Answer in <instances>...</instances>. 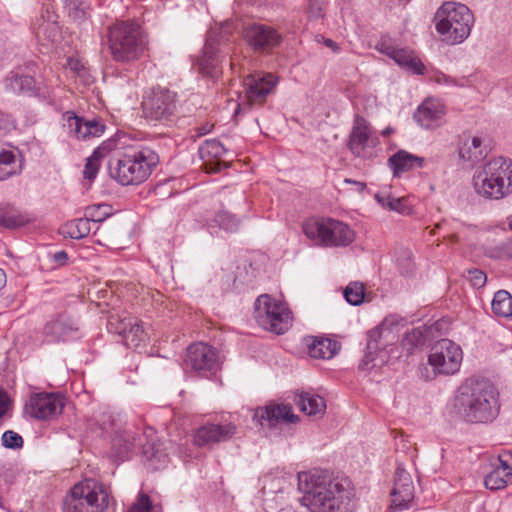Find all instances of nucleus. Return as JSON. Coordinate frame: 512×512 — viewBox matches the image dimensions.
<instances>
[{
  "label": "nucleus",
  "instance_id": "nucleus-1",
  "mask_svg": "<svg viewBox=\"0 0 512 512\" xmlns=\"http://www.w3.org/2000/svg\"><path fill=\"white\" fill-rule=\"evenodd\" d=\"M298 487L303 493L302 505L310 512H353L355 493L345 477L328 479L318 470L298 473Z\"/></svg>",
  "mask_w": 512,
  "mask_h": 512
},
{
  "label": "nucleus",
  "instance_id": "nucleus-2",
  "mask_svg": "<svg viewBox=\"0 0 512 512\" xmlns=\"http://www.w3.org/2000/svg\"><path fill=\"white\" fill-rule=\"evenodd\" d=\"M455 408L466 423L490 424L500 413L499 392L487 379L467 378L457 390Z\"/></svg>",
  "mask_w": 512,
  "mask_h": 512
},
{
  "label": "nucleus",
  "instance_id": "nucleus-3",
  "mask_svg": "<svg viewBox=\"0 0 512 512\" xmlns=\"http://www.w3.org/2000/svg\"><path fill=\"white\" fill-rule=\"evenodd\" d=\"M477 195L486 200H501L512 194V160L503 156L491 158L478 166L472 177Z\"/></svg>",
  "mask_w": 512,
  "mask_h": 512
},
{
  "label": "nucleus",
  "instance_id": "nucleus-4",
  "mask_svg": "<svg viewBox=\"0 0 512 512\" xmlns=\"http://www.w3.org/2000/svg\"><path fill=\"white\" fill-rule=\"evenodd\" d=\"M107 45L114 61L129 64L144 55L148 48V39L136 21H118L107 30Z\"/></svg>",
  "mask_w": 512,
  "mask_h": 512
},
{
  "label": "nucleus",
  "instance_id": "nucleus-5",
  "mask_svg": "<svg viewBox=\"0 0 512 512\" xmlns=\"http://www.w3.org/2000/svg\"><path fill=\"white\" fill-rule=\"evenodd\" d=\"M434 22L442 40L449 45H456L469 37L474 16L466 5L448 1L437 9Z\"/></svg>",
  "mask_w": 512,
  "mask_h": 512
},
{
  "label": "nucleus",
  "instance_id": "nucleus-6",
  "mask_svg": "<svg viewBox=\"0 0 512 512\" xmlns=\"http://www.w3.org/2000/svg\"><path fill=\"white\" fill-rule=\"evenodd\" d=\"M159 163L157 153L146 146L133 147L117 159L113 177L124 186L144 182Z\"/></svg>",
  "mask_w": 512,
  "mask_h": 512
},
{
  "label": "nucleus",
  "instance_id": "nucleus-7",
  "mask_svg": "<svg viewBox=\"0 0 512 512\" xmlns=\"http://www.w3.org/2000/svg\"><path fill=\"white\" fill-rule=\"evenodd\" d=\"M110 493L94 479L75 484L63 500V512H102L108 508Z\"/></svg>",
  "mask_w": 512,
  "mask_h": 512
},
{
  "label": "nucleus",
  "instance_id": "nucleus-8",
  "mask_svg": "<svg viewBox=\"0 0 512 512\" xmlns=\"http://www.w3.org/2000/svg\"><path fill=\"white\" fill-rule=\"evenodd\" d=\"M304 235L321 247H347L355 240L350 226L333 218L310 219L302 226Z\"/></svg>",
  "mask_w": 512,
  "mask_h": 512
},
{
  "label": "nucleus",
  "instance_id": "nucleus-9",
  "mask_svg": "<svg viewBox=\"0 0 512 512\" xmlns=\"http://www.w3.org/2000/svg\"><path fill=\"white\" fill-rule=\"evenodd\" d=\"M254 318L260 327L277 335L284 334L291 326V311L286 303L268 294L256 299Z\"/></svg>",
  "mask_w": 512,
  "mask_h": 512
},
{
  "label": "nucleus",
  "instance_id": "nucleus-10",
  "mask_svg": "<svg viewBox=\"0 0 512 512\" xmlns=\"http://www.w3.org/2000/svg\"><path fill=\"white\" fill-rule=\"evenodd\" d=\"M232 32L231 22H225L209 30L203 53L194 65L200 74L208 77L216 76L221 58L226 53L222 47L229 41Z\"/></svg>",
  "mask_w": 512,
  "mask_h": 512
},
{
  "label": "nucleus",
  "instance_id": "nucleus-11",
  "mask_svg": "<svg viewBox=\"0 0 512 512\" xmlns=\"http://www.w3.org/2000/svg\"><path fill=\"white\" fill-rule=\"evenodd\" d=\"M141 108L144 118L150 122H173L177 111L176 93L168 89H152L143 96Z\"/></svg>",
  "mask_w": 512,
  "mask_h": 512
},
{
  "label": "nucleus",
  "instance_id": "nucleus-12",
  "mask_svg": "<svg viewBox=\"0 0 512 512\" xmlns=\"http://www.w3.org/2000/svg\"><path fill=\"white\" fill-rule=\"evenodd\" d=\"M462 361V348L447 338L435 342L428 356V363L436 375L450 376L458 373Z\"/></svg>",
  "mask_w": 512,
  "mask_h": 512
},
{
  "label": "nucleus",
  "instance_id": "nucleus-13",
  "mask_svg": "<svg viewBox=\"0 0 512 512\" xmlns=\"http://www.w3.org/2000/svg\"><path fill=\"white\" fill-rule=\"evenodd\" d=\"M184 369L202 377H208L219 369L218 351L209 344H191L185 353Z\"/></svg>",
  "mask_w": 512,
  "mask_h": 512
},
{
  "label": "nucleus",
  "instance_id": "nucleus-14",
  "mask_svg": "<svg viewBox=\"0 0 512 512\" xmlns=\"http://www.w3.org/2000/svg\"><path fill=\"white\" fill-rule=\"evenodd\" d=\"M379 143V139L369 122L356 115L353 126L349 134L348 149L359 158H368L372 156V149Z\"/></svg>",
  "mask_w": 512,
  "mask_h": 512
},
{
  "label": "nucleus",
  "instance_id": "nucleus-15",
  "mask_svg": "<svg viewBox=\"0 0 512 512\" xmlns=\"http://www.w3.org/2000/svg\"><path fill=\"white\" fill-rule=\"evenodd\" d=\"M64 406L65 400L61 395L40 392L30 396L25 408L37 420H52L62 413Z\"/></svg>",
  "mask_w": 512,
  "mask_h": 512
},
{
  "label": "nucleus",
  "instance_id": "nucleus-16",
  "mask_svg": "<svg viewBox=\"0 0 512 512\" xmlns=\"http://www.w3.org/2000/svg\"><path fill=\"white\" fill-rule=\"evenodd\" d=\"M109 326L122 337L128 348L139 349L145 347L149 341V333L144 323L136 317H124L116 322L111 320Z\"/></svg>",
  "mask_w": 512,
  "mask_h": 512
},
{
  "label": "nucleus",
  "instance_id": "nucleus-17",
  "mask_svg": "<svg viewBox=\"0 0 512 512\" xmlns=\"http://www.w3.org/2000/svg\"><path fill=\"white\" fill-rule=\"evenodd\" d=\"M246 43L256 52H269L282 41V35L273 27L253 23L248 25L243 34Z\"/></svg>",
  "mask_w": 512,
  "mask_h": 512
},
{
  "label": "nucleus",
  "instance_id": "nucleus-18",
  "mask_svg": "<svg viewBox=\"0 0 512 512\" xmlns=\"http://www.w3.org/2000/svg\"><path fill=\"white\" fill-rule=\"evenodd\" d=\"M32 27L39 44L42 46H53L61 39L58 16L50 6L42 8L40 16L33 23Z\"/></svg>",
  "mask_w": 512,
  "mask_h": 512
},
{
  "label": "nucleus",
  "instance_id": "nucleus-19",
  "mask_svg": "<svg viewBox=\"0 0 512 512\" xmlns=\"http://www.w3.org/2000/svg\"><path fill=\"white\" fill-rule=\"evenodd\" d=\"M63 127L68 133L79 140L100 137L105 131V125L98 119H85L72 111L63 114Z\"/></svg>",
  "mask_w": 512,
  "mask_h": 512
},
{
  "label": "nucleus",
  "instance_id": "nucleus-20",
  "mask_svg": "<svg viewBox=\"0 0 512 512\" xmlns=\"http://www.w3.org/2000/svg\"><path fill=\"white\" fill-rule=\"evenodd\" d=\"M277 84V78L271 73H256L244 80L246 98L250 104H262Z\"/></svg>",
  "mask_w": 512,
  "mask_h": 512
},
{
  "label": "nucleus",
  "instance_id": "nucleus-21",
  "mask_svg": "<svg viewBox=\"0 0 512 512\" xmlns=\"http://www.w3.org/2000/svg\"><path fill=\"white\" fill-rule=\"evenodd\" d=\"M391 497V507L398 510L409 508L414 499V485L412 478L410 474L401 467H398L395 471V481Z\"/></svg>",
  "mask_w": 512,
  "mask_h": 512
},
{
  "label": "nucleus",
  "instance_id": "nucleus-22",
  "mask_svg": "<svg viewBox=\"0 0 512 512\" xmlns=\"http://www.w3.org/2000/svg\"><path fill=\"white\" fill-rule=\"evenodd\" d=\"M445 106L439 99H426L414 113V120L424 129H435L442 125Z\"/></svg>",
  "mask_w": 512,
  "mask_h": 512
},
{
  "label": "nucleus",
  "instance_id": "nucleus-23",
  "mask_svg": "<svg viewBox=\"0 0 512 512\" xmlns=\"http://www.w3.org/2000/svg\"><path fill=\"white\" fill-rule=\"evenodd\" d=\"M253 420L261 427L272 428L281 421L293 423L297 420V416L293 414L292 407L289 405H268L257 408Z\"/></svg>",
  "mask_w": 512,
  "mask_h": 512
},
{
  "label": "nucleus",
  "instance_id": "nucleus-24",
  "mask_svg": "<svg viewBox=\"0 0 512 512\" xmlns=\"http://www.w3.org/2000/svg\"><path fill=\"white\" fill-rule=\"evenodd\" d=\"M77 332V322L68 315H60L56 319H52L43 328V335L49 343L69 340Z\"/></svg>",
  "mask_w": 512,
  "mask_h": 512
},
{
  "label": "nucleus",
  "instance_id": "nucleus-25",
  "mask_svg": "<svg viewBox=\"0 0 512 512\" xmlns=\"http://www.w3.org/2000/svg\"><path fill=\"white\" fill-rule=\"evenodd\" d=\"M236 433V426L232 423L206 424L199 427L194 434V442L202 447L226 441Z\"/></svg>",
  "mask_w": 512,
  "mask_h": 512
},
{
  "label": "nucleus",
  "instance_id": "nucleus-26",
  "mask_svg": "<svg viewBox=\"0 0 512 512\" xmlns=\"http://www.w3.org/2000/svg\"><path fill=\"white\" fill-rule=\"evenodd\" d=\"M383 52L399 66L404 67L413 74H424L425 66L412 50L387 46Z\"/></svg>",
  "mask_w": 512,
  "mask_h": 512
},
{
  "label": "nucleus",
  "instance_id": "nucleus-27",
  "mask_svg": "<svg viewBox=\"0 0 512 512\" xmlns=\"http://www.w3.org/2000/svg\"><path fill=\"white\" fill-rule=\"evenodd\" d=\"M388 163L394 176H399L401 173L414 168L424 167L425 158L408 153L405 150H399L389 158Z\"/></svg>",
  "mask_w": 512,
  "mask_h": 512
},
{
  "label": "nucleus",
  "instance_id": "nucleus-28",
  "mask_svg": "<svg viewBox=\"0 0 512 512\" xmlns=\"http://www.w3.org/2000/svg\"><path fill=\"white\" fill-rule=\"evenodd\" d=\"M306 346L309 355L315 359H330L340 348L338 342L324 337H308Z\"/></svg>",
  "mask_w": 512,
  "mask_h": 512
},
{
  "label": "nucleus",
  "instance_id": "nucleus-29",
  "mask_svg": "<svg viewBox=\"0 0 512 512\" xmlns=\"http://www.w3.org/2000/svg\"><path fill=\"white\" fill-rule=\"evenodd\" d=\"M31 221L28 214L10 203H0V227L18 229Z\"/></svg>",
  "mask_w": 512,
  "mask_h": 512
},
{
  "label": "nucleus",
  "instance_id": "nucleus-30",
  "mask_svg": "<svg viewBox=\"0 0 512 512\" xmlns=\"http://www.w3.org/2000/svg\"><path fill=\"white\" fill-rule=\"evenodd\" d=\"M6 90L16 94H36V83L33 77L11 71L3 81Z\"/></svg>",
  "mask_w": 512,
  "mask_h": 512
},
{
  "label": "nucleus",
  "instance_id": "nucleus-31",
  "mask_svg": "<svg viewBox=\"0 0 512 512\" xmlns=\"http://www.w3.org/2000/svg\"><path fill=\"white\" fill-rule=\"evenodd\" d=\"M487 153V146L484 145L483 139L480 136L465 137L459 147L460 158L470 162H477L481 160L487 155Z\"/></svg>",
  "mask_w": 512,
  "mask_h": 512
},
{
  "label": "nucleus",
  "instance_id": "nucleus-32",
  "mask_svg": "<svg viewBox=\"0 0 512 512\" xmlns=\"http://www.w3.org/2000/svg\"><path fill=\"white\" fill-rule=\"evenodd\" d=\"M398 319L395 315L386 317L382 324L375 330H372L368 333V341H367V350L365 358L371 360V354L376 352V350L380 349L384 344L382 343V338L387 337V334L390 333V326L397 323Z\"/></svg>",
  "mask_w": 512,
  "mask_h": 512
},
{
  "label": "nucleus",
  "instance_id": "nucleus-33",
  "mask_svg": "<svg viewBox=\"0 0 512 512\" xmlns=\"http://www.w3.org/2000/svg\"><path fill=\"white\" fill-rule=\"evenodd\" d=\"M22 171L21 164L17 161L16 154L0 146V181L7 180Z\"/></svg>",
  "mask_w": 512,
  "mask_h": 512
},
{
  "label": "nucleus",
  "instance_id": "nucleus-34",
  "mask_svg": "<svg viewBox=\"0 0 512 512\" xmlns=\"http://www.w3.org/2000/svg\"><path fill=\"white\" fill-rule=\"evenodd\" d=\"M143 457L152 470H158L166 466L169 457L162 448V444L149 442L143 447Z\"/></svg>",
  "mask_w": 512,
  "mask_h": 512
},
{
  "label": "nucleus",
  "instance_id": "nucleus-35",
  "mask_svg": "<svg viewBox=\"0 0 512 512\" xmlns=\"http://www.w3.org/2000/svg\"><path fill=\"white\" fill-rule=\"evenodd\" d=\"M295 401L299 409L310 416L321 415L326 409L325 400L319 395L303 393Z\"/></svg>",
  "mask_w": 512,
  "mask_h": 512
},
{
  "label": "nucleus",
  "instance_id": "nucleus-36",
  "mask_svg": "<svg viewBox=\"0 0 512 512\" xmlns=\"http://www.w3.org/2000/svg\"><path fill=\"white\" fill-rule=\"evenodd\" d=\"M484 254L495 260H512V236L503 241H489L484 246Z\"/></svg>",
  "mask_w": 512,
  "mask_h": 512
},
{
  "label": "nucleus",
  "instance_id": "nucleus-37",
  "mask_svg": "<svg viewBox=\"0 0 512 512\" xmlns=\"http://www.w3.org/2000/svg\"><path fill=\"white\" fill-rule=\"evenodd\" d=\"M491 309L495 316L512 317V295L506 290H499L494 294Z\"/></svg>",
  "mask_w": 512,
  "mask_h": 512
},
{
  "label": "nucleus",
  "instance_id": "nucleus-38",
  "mask_svg": "<svg viewBox=\"0 0 512 512\" xmlns=\"http://www.w3.org/2000/svg\"><path fill=\"white\" fill-rule=\"evenodd\" d=\"M227 149L217 139L205 140L199 147V154L202 160L205 162H211L213 160L220 159L225 155Z\"/></svg>",
  "mask_w": 512,
  "mask_h": 512
},
{
  "label": "nucleus",
  "instance_id": "nucleus-39",
  "mask_svg": "<svg viewBox=\"0 0 512 512\" xmlns=\"http://www.w3.org/2000/svg\"><path fill=\"white\" fill-rule=\"evenodd\" d=\"M91 229L90 220L83 217L68 222L63 228V233L72 239H82L90 234Z\"/></svg>",
  "mask_w": 512,
  "mask_h": 512
},
{
  "label": "nucleus",
  "instance_id": "nucleus-40",
  "mask_svg": "<svg viewBox=\"0 0 512 512\" xmlns=\"http://www.w3.org/2000/svg\"><path fill=\"white\" fill-rule=\"evenodd\" d=\"M107 153L108 149L105 145L99 146L93 151L92 155L88 157L87 162L85 164V168L83 171L85 179H95L100 168V160L104 158Z\"/></svg>",
  "mask_w": 512,
  "mask_h": 512
},
{
  "label": "nucleus",
  "instance_id": "nucleus-41",
  "mask_svg": "<svg viewBox=\"0 0 512 512\" xmlns=\"http://www.w3.org/2000/svg\"><path fill=\"white\" fill-rule=\"evenodd\" d=\"M65 9L70 18L81 21L88 16L89 3L85 0H64Z\"/></svg>",
  "mask_w": 512,
  "mask_h": 512
},
{
  "label": "nucleus",
  "instance_id": "nucleus-42",
  "mask_svg": "<svg viewBox=\"0 0 512 512\" xmlns=\"http://www.w3.org/2000/svg\"><path fill=\"white\" fill-rule=\"evenodd\" d=\"M213 222L219 226V228L231 233L238 231L240 226V220L235 215L224 210L215 214Z\"/></svg>",
  "mask_w": 512,
  "mask_h": 512
},
{
  "label": "nucleus",
  "instance_id": "nucleus-43",
  "mask_svg": "<svg viewBox=\"0 0 512 512\" xmlns=\"http://www.w3.org/2000/svg\"><path fill=\"white\" fill-rule=\"evenodd\" d=\"M425 343V336L421 328H413L411 331L405 333L402 339V347L411 354L417 347Z\"/></svg>",
  "mask_w": 512,
  "mask_h": 512
},
{
  "label": "nucleus",
  "instance_id": "nucleus-44",
  "mask_svg": "<svg viewBox=\"0 0 512 512\" xmlns=\"http://www.w3.org/2000/svg\"><path fill=\"white\" fill-rule=\"evenodd\" d=\"M343 296L350 305H360L365 296L364 285L360 282L349 283L343 291Z\"/></svg>",
  "mask_w": 512,
  "mask_h": 512
},
{
  "label": "nucleus",
  "instance_id": "nucleus-45",
  "mask_svg": "<svg viewBox=\"0 0 512 512\" xmlns=\"http://www.w3.org/2000/svg\"><path fill=\"white\" fill-rule=\"evenodd\" d=\"M327 0H308L306 17L309 22L323 20L326 14Z\"/></svg>",
  "mask_w": 512,
  "mask_h": 512
},
{
  "label": "nucleus",
  "instance_id": "nucleus-46",
  "mask_svg": "<svg viewBox=\"0 0 512 512\" xmlns=\"http://www.w3.org/2000/svg\"><path fill=\"white\" fill-rule=\"evenodd\" d=\"M511 481L512 478L504 477V474L501 470L493 469L486 475L484 484L489 490H500L505 488Z\"/></svg>",
  "mask_w": 512,
  "mask_h": 512
},
{
  "label": "nucleus",
  "instance_id": "nucleus-47",
  "mask_svg": "<svg viewBox=\"0 0 512 512\" xmlns=\"http://www.w3.org/2000/svg\"><path fill=\"white\" fill-rule=\"evenodd\" d=\"M109 216L107 205H95L85 210V217L90 220L92 226L104 221Z\"/></svg>",
  "mask_w": 512,
  "mask_h": 512
},
{
  "label": "nucleus",
  "instance_id": "nucleus-48",
  "mask_svg": "<svg viewBox=\"0 0 512 512\" xmlns=\"http://www.w3.org/2000/svg\"><path fill=\"white\" fill-rule=\"evenodd\" d=\"M2 445L8 449H20L24 445V440L20 434L15 431L7 430L2 434Z\"/></svg>",
  "mask_w": 512,
  "mask_h": 512
},
{
  "label": "nucleus",
  "instance_id": "nucleus-49",
  "mask_svg": "<svg viewBox=\"0 0 512 512\" xmlns=\"http://www.w3.org/2000/svg\"><path fill=\"white\" fill-rule=\"evenodd\" d=\"M376 199L383 207H388L390 210L400 213H406L405 203L401 198H390L377 194Z\"/></svg>",
  "mask_w": 512,
  "mask_h": 512
},
{
  "label": "nucleus",
  "instance_id": "nucleus-50",
  "mask_svg": "<svg viewBox=\"0 0 512 512\" xmlns=\"http://www.w3.org/2000/svg\"><path fill=\"white\" fill-rule=\"evenodd\" d=\"M66 67L70 71L74 72L80 78H82L84 80H88V77H89L88 70L79 59L69 57L67 59Z\"/></svg>",
  "mask_w": 512,
  "mask_h": 512
},
{
  "label": "nucleus",
  "instance_id": "nucleus-51",
  "mask_svg": "<svg viewBox=\"0 0 512 512\" xmlns=\"http://www.w3.org/2000/svg\"><path fill=\"white\" fill-rule=\"evenodd\" d=\"M436 81L439 83V84H446V85H449V86H457V87H461V88H464V87H469L471 84H470V80L466 77H462L460 79H456V78H453V77H450L448 75H445V74H441L440 76L437 77Z\"/></svg>",
  "mask_w": 512,
  "mask_h": 512
},
{
  "label": "nucleus",
  "instance_id": "nucleus-52",
  "mask_svg": "<svg viewBox=\"0 0 512 512\" xmlns=\"http://www.w3.org/2000/svg\"><path fill=\"white\" fill-rule=\"evenodd\" d=\"M151 502L148 495L141 494L138 501L133 505L128 512H150Z\"/></svg>",
  "mask_w": 512,
  "mask_h": 512
},
{
  "label": "nucleus",
  "instance_id": "nucleus-53",
  "mask_svg": "<svg viewBox=\"0 0 512 512\" xmlns=\"http://www.w3.org/2000/svg\"><path fill=\"white\" fill-rule=\"evenodd\" d=\"M469 275H470V282H471L472 286L475 288L483 287L487 281L486 274L479 269L470 270Z\"/></svg>",
  "mask_w": 512,
  "mask_h": 512
},
{
  "label": "nucleus",
  "instance_id": "nucleus-54",
  "mask_svg": "<svg viewBox=\"0 0 512 512\" xmlns=\"http://www.w3.org/2000/svg\"><path fill=\"white\" fill-rule=\"evenodd\" d=\"M12 128H14L12 117L0 112V137L6 135Z\"/></svg>",
  "mask_w": 512,
  "mask_h": 512
},
{
  "label": "nucleus",
  "instance_id": "nucleus-55",
  "mask_svg": "<svg viewBox=\"0 0 512 512\" xmlns=\"http://www.w3.org/2000/svg\"><path fill=\"white\" fill-rule=\"evenodd\" d=\"M122 441V437H116L114 439V443L113 445L116 447L117 445L120 444V442ZM123 441L125 442L123 448H120L119 450V456H121L123 459L124 458H127L128 457V453L131 452L134 448V442H131L129 439H128V436L123 438Z\"/></svg>",
  "mask_w": 512,
  "mask_h": 512
},
{
  "label": "nucleus",
  "instance_id": "nucleus-56",
  "mask_svg": "<svg viewBox=\"0 0 512 512\" xmlns=\"http://www.w3.org/2000/svg\"><path fill=\"white\" fill-rule=\"evenodd\" d=\"M493 469H499L503 472L504 477L512 478V465L504 460L502 455H499L497 463L493 464Z\"/></svg>",
  "mask_w": 512,
  "mask_h": 512
},
{
  "label": "nucleus",
  "instance_id": "nucleus-57",
  "mask_svg": "<svg viewBox=\"0 0 512 512\" xmlns=\"http://www.w3.org/2000/svg\"><path fill=\"white\" fill-rule=\"evenodd\" d=\"M9 406V398L3 389L0 388V419L7 413Z\"/></svg>",
  "mask_w": 512,
  "mask_h": 512
},
{
  "label": "nucleus",
  "instance_id": "nucleus-58",
  "mask_svg": "<svg viewBox=\"0 0 512 512\" xmlns=\"http://www.w3.org/2000/svg\"><path fill=\"white\" fill-rule=\"evenodd\" d=\"M52 259L57 265L62 266L67 262L68 254L64 250L57 251L52 255Z\"/></svg>",
  "mask_w": 512,
  "mask_h": 512
},
{
  "label": "nucleus",
  "instance_id": "nucleus-59",
  "mask_svg": "<svg viewBox=\"0 0 512 512\" xmlns=\"http://www.w3.org/2000/svg\"><path fill=\"white\" fill-rule=\"evenodd\" d=\"M320 38L323 41L324 45L330 48L334 53H338L340 51L339 45L332 39H326L322 36Z\"/></svg>",
  "mask_w": 512,
  "mask_h": 512
},
{
  "label": "nucleus",
  "instance_id": "nucleus-60",
  "mask_svg": "<svg viewBox=\"0 0 512 512\" xmlns=\"http://www.w3.org/2000/svg\"><path fill=\"white\" fill-rule=\"evenodd\" d=\"M345 183L347 184H354L356 185V188L359 192H362L366 189V183L364 182H360V181H356V180H352V179H349V178H346L344 180Z\"/></svg>",
  "mask_w": 512,
  "mask_h": 512
},
{
  "label": "nucleus",
  "instance_id": "nucleus-61",
  "mask_svg": "<svg viewBox=\"0 0 512 512\" xmlns=\"http://www.w3.org/2000/svg\"><path fill=\"white\" fill-rule=\"evenodd\" d=\"M213 128V125L212 124H206L204 126H201L197 129V136H204L206 134H208L209 132H211Z\"/></svg>",
  "mask_w": 512,
  "mask_h": 512
},
{
  "label": "nucleus",
  "instance_id": "nucleus-62",
  "mask_svg": "<svg viewBox=\"0 0 512 512\" xmlns=\"http://www.w3.org/2000/svg\"><path fill=\"white\" fill-rule=\"evenodd\" d=\"M6 282V275L3 269L0 268V288L4 286Z\"/></svg>",
  "mask_w": 512,
  "mask_h": 512
},
{
  "label": "nucleus",
  "instance_id": "nucleus-63",
  "mask_svg": "<svg viewBox=\"0 0 512 512\" xmlns=\"http://www.w3.org/2000/svg\"><path fill=\"white\" fill-rule=\"evenodd\" d=\"M391 128H386L384 129L381 133L383 136H386V135H389L391 133Z\"/></svg>",
  "mask_w": 512,
  "mask_h": 512
},
{
  "label": "nucleus",
  "instance_id": "nucleus-64",
  "mask_svg": "<svg viewBox=\"0 0 512 512\" xmlns=\"http://www.w3.org/2000/svg\"><path fill=\"white\" fill-rule=\"evenodd\" d=\"M509 228L512 230V216L508 219Z\"/></svg>",
  "mask_w": 512,
  "mask_h": 512
}]
</instances>
